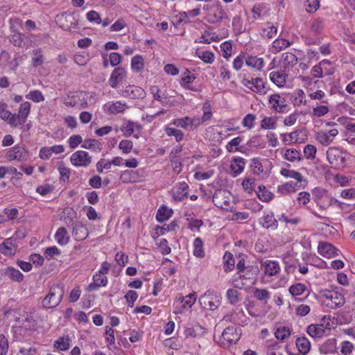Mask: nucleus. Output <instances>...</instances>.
<instances>
[{"mask_svg":"<svg viewBox=\"0 0 355 355\" xmlns=\"http://www.w3.org/2000/svg\"><path fill=\"white\" fill-rule=\"evenodd\" d=\"M323 303L326 306L331 309H337L343 306L345 303L344 295L338 291L324 290L320 292Z\"/></svg>","mask_w":355,"mask_h":355,"instance_id":"f257e3e1","label":"nucleus"},{"mask_svg":"<svg viewBox=\"0 0 355 355\" xmlns=\"http://www.w3.org/2000/svg\"><path fill=\"white\" fill-rule=\"evenodd\" d=\"M64 293L62 286L56 285L51 287L48 295L42 300V306L46 309L56 307L61 302Z\"/></svg>","mask_w":355,"mask_h":355,"instance_id":"f03ea898","label":"nucleus"},{"mask_svg":"<svg viewBox=\"0 0 355 355\" xmlns=\"http://www.w3.org/2000/svg\"><path fill=\"white\" fill-rule=\"evenodd\" d=\"M56 22L65 30H71L78 25V15L75 12L66 11L56 16Z\"/></svg>","mask_w":355,"mask_h":355,"instance_id":"7ed1b4c3","label":"nucleus"},{"mask_svg":"<svg viewBox=\"0 0 355 355\" xmlns=\"http://www.w3.org/2000/svg\"><path fill=\"white\" fill-rule=\"evenodd\" d=\"M231 193L225 189H218L215 191L212 201L217 207L227 210L231 207Z\"/></svg>","mask_w":355,"mask_h":355,"instance_id":"20e7f679","label":"nucleus"},{"mask_svg":"<svg viewBox=\"0 0 355 355\" xmlns=\"http://www.w3.org/2000/svg\"><path fill=\"white\" fill-rule=\"evenodd\" d=\"M199 303L204 309L214 311L220 304V296L208 291L199 297Z\"/></svg>","mask_w":355,"mask_h":355,"instance_id":"39448f33","label":"nucleus"},{"mask_svg":"<svg viewBox=\"0 0 355 355\" xmlns=\"http://www.w3.org/2000/svg\"><path fill=\"white\" fill-rule=\"evenodd\" d=\"M327 157L329 163L336 168L345 166V157L344 153L338 148H329L327 151Z\"/></svg>","mask_w":355,"mask_h":355,"instance_id":"423d86ee","label":"nucleus"},{"mask_svg":"<svg viewBox=\"0 0 355 355\" xmlns=\"http://www.w3.org/2000/svg\"><path fill=\"white\" fill-rule=\"evenodd\" d=\"M70 160L76 166L87 167L92 163V157L86 151L78 150L71 155Z\"/></svg>","mask_w":355,"mask_h":355,"instance_id":"0eeeda50","label":"nucleus"},{"mask_svg":"<svg viewBox=\"0 0 355 355\" xmlns=\"http://www.w3.org/2000/svg\"><path fill=\"white\" fill-rule=\"evenodd\" d=\"M269 104L271 105V109L279 113L286 112L288 105L285 98L279 94H274L269 96Z\"/></svg>","mask_w":355,"mask_h":355,"instance_id":"6e6552de","label":"nucleus"},{"mask_svg":"<svg viewBox=\"0 0 355 355\" xmlns=\"http://www.w3.org/2000/svg\"><path fill=\"white\" fill-rule=\"evenodd\" d=\"M121 94L125 98H144L146 92L141 87L135 85H128L124 89L121 90Z\"/></svg>","mask_w":355,"mask_h":355,"instance_id":"1a4fd4ad","label":"nucleus"},{"mask_svg":"<svg viewBox=\"0 0 355 355\" xmlns=\"http://www.w3.org/2000/svg\"><path fill=\"white\" fill-rule=\"evenodd\" d=\"M338 131L336 129H331L329 131H321L315 135V139L323 146L329 145L337 136Z\"/></svg>","mask_w":355,"mask_h":355,"instance_id":"9d476101","label":"nucleus"},{"mask_svg":"<svg viewBox=\"0 0 355 355\" xmlns=\"http://www.w3.org/2000/svg\"><path fill=\"white\" fill-rule=\"evenodd\" d=\"M126 76V71L122 67L115 68L108 80L109 85L112 88H116L118 84L121 83Z\"/></svg>","mask_w":355,"mask_h":355,"instance_id":"9b49d317","label":"nucleus"},{"mask_svg":"<svg viewBox=\"0 0 355 355\" xmlns=\"http://www.w3.org/2000/svg\"><path fill=\"white\" fill-rule=\"evenodd\" d=\"M222 338L230 345L235 344L240 338V333L233 326L225 328L222 334Z\"/></svg>","mask_w":355,"mask_h":355,"instance_id":"f8f14e48","label":"nucleus"},{"mask_svg":"<svg viewBox=\"0 0 355 355\" xmlns=\"http://www.w3.org/2000/svg\"><path fill=\"white\" fill-rule=\"evenodd\" d=\"M318 252L323 257H331L338 256L339 250L329 243L320 242L318 245Z\"/></svg>","mask_w":355,"mask_h":355,"instance_id":"ddd939ff","label":"nucleus"},{"mask_svg":"<svg viewBox=\"0 0 355 355\" xmlns=\"http://www.w3.org/2000/svg\"><path fill=\"white\" fill-rule=\"evenodd\" d=\"M6 158L10 161L25 160L26 159V150L22 146H15L7 153Z\"/></svg>","mask_w":355,"mask_h":355,"instance_id":"4468645a","label":"nucleus"},{"mask_svg":"<svg viewBox=\"0 0 355 355\" xmlns=\"http://www.w3.org/2000/svg\"><path fill=\"white\" fill-rule=\"evenodd\" d=\"M88 235V230L82 223H76L72 227V236L76 241H83L85 239Z\"/></svg>","mask_w":355,"mask_h":355,"instance_id":"2eb2a0df","label":"nucleus"},{"mask_svg":"<svg viewBox=\"0 0 355 355\" xmlns=\"http://www.w3.org/2000/svg\"><path fill=\"white\" fill-rule=\"evenodd\" d=\"M259 273V268L257 265L248 266L242 272L243 275L247 278L246 280H248L251 285L255 283Z\"/></svg>","mask_w":355,"mask_h":355,"instance_id":"dca6fc26","label":"nucleus"},{"mask_svg":"<svg viewBox=\"0 0 355 355\" xmlns=\"http://www.w3.org/2000/svg\"><path fill=\"white\" fill-rule=\"evenodd\" d=\"M61 218H63V220L68 227L71 225L73 227L76 223H78L77 214L71 207H67L64 209Z\"/></svg>","mask_w":355,"mask_h":355,"instance_id":"f3484780","label":"nucleus"},{"mask_svg":"<svg viewBox=\"0 0 355 355\" xmlns=\"http://www.w3.org/2000/svg\"><path fill=\"white\" fill-rule=\"evenodd\" d=\"M107 283V279L104 275L96 273L93 276V283L87 286V291H96L100 286H105Z\"/></svg>","mask_w":355,"mask_h":355,"instance_id":"a211bd4d","label":"nucleus"},{"mask_svg":"<svg viewBox=\"0 0 355 355\" xmlns=\"http://www.w3.org/2000/svg\"><path fill=\"white\" fill-rule=\"evenodd\" d=\"M142 129L140 124L137 122L128 121L121 127V130L125 137L130 136L135 131L139 132Z\"/></svg>","mask_w":355,"mask_h":355,"instance_id":"6ab92c4d","label":"nucleus"},{"mask_svg":"<svg viewBox=\"0 0 355 355\" xmlns=\"http://www.w3.org/2000/svg\"><path fill=\"white\" fill-rule=\"evenodd\" d=\"M189 186L185 182H180L177 189L173 191V198L178 201H182L184 198L187 197V190Z\"/></svg>","mask_w":355,"mask_h":355,"instance_id":"aec40b11","label":"nucleus"},{"mask_svg":"<svg viewBox=\"0 0 355 355\" xmlns=\"http://www.w3.org/2000/svg\"><path fill=\"white\" fill-rule=\"evenodd\" d=\"M296 347L302 355L306 354L311 349V343L306 337H300L295 341Z\"/></svg>","mask_w":355,"mask_h":355,"instance_id":"412c9836","label":"nucleus"},{"mask_svg":"<svg viewBox=\"0 0 355 355\" xmlns=\"http://www.w3.org/2000/svg\"><path fill=\"white\" fill-rule=\"evenodd\" d=\"M0 250L6 256L14 254L15 253L14 240L12 238L6 239L3 243L0 245Z\"/></svg>","mask_w":355,"mask_h":355,"instance_id":"4be33fe9","label":"nucleus"},{"mask_svg":"<svg viewBox=\"0 0 355 355\" xmlns=\"http://www.w3.org/2000/svg\"><path fill=\"white\" fill-rule=\"evenodd\" d=\"M262 220V226L266 229H271L272 230H275L278 227L277 220L274 217L272 213H271L270 214L265 215L263 217Z\"/></svg>","mask_w":355,"mask_h":355,"instance_id":"5701e85b","label":"nucleus"},{"mask_svg":"<svg viewBox=\"0 0 355 355\" xmlns=\"http://www.w3.org/2000/svg\"><path fill=\"white\" fill-rule=\"evenodd\" d=\"M250 90L259 94H265L266 91L263 79L261 78H252Z\"/></svg>","mask_w":355,"mask_h":355,"instance_id":"b1692460","label":"nucleus"},{"mask_svg":"<svg viewBox=\"0 0 355 355\" xmlns=\"http://www.w3.org/2000/svg\"><path fill=\"white\" fill-rule=\"evenodd\" d=\"M265 268V273L272 276L276 275L279 270V263L275 261H266L262 263Z\"/></svg>","mask_w":355,"mask_h":355,"instance_id":"393cba45","label":"nucleus"},{"mask_svg":"<svg viewBox=\"0 0 355 355\" xmlns=\"http://www.w3.org/2000/svg\"><path fill=\"white\" fill-rule=\"evenodd\" d=\"M306 331L311 337L320 338L324 334L325 329L322 325H318V324H312L307 327Z\"/></svg>","mask_w":355,"mask_h":355,"instance_id":"a878e982","label":"nucleus"},{"mask_svg":"<svg viewBox=\"0 0 355 355\" xmlns=\"http://www.w3.org/2000/svg\"><path fill=\"white\" fill-rule=\"evenodd\" d=\"M297 182H289L277 187V192L281 195H287L296 191Z\"/></svg>","mask_w":355,"mask_h":355,"instance_id":"bb28decb","label":"nucleus"},{"mask_svg":"<svg viewBox=\"0 0 355 355\" xmlns=\"http://www.w3.org/2000/svg\"><path fill=\"white\" fill-rule=\"evenodd\" d=\"M245 159L241 157H236L233 159V163L231 164V169L234 173V175L241 173L245 168Z\"/></svg>","mask_w":355,"mask_h":355,"instance_id":"cd10ccee","label":"nucleus"},{"mask_svg":"<svg viewBox=\"0 0 355 355\" xmlns=\"http://www.w3.org/2000/svg\"><path fill=\"white\" fill-rule=\"evenodd\" d=\"M245 64L250 67L260 70L263 66V58L257 56H248L245 60Z\"/></svg>","mask_w":355,"mask_h":355,"instance_id":"c85d7f7f","label":"nucleus"},{"mask_svg":"<svg viewBox=\"0 0 355 355\" xmlns=\"http://www.w3.org/2000/svg\"><path fill=\"white\" fill-rule=\"evenodd\" d=\"M246 279L247 278L243 274L239 273L238 277L233 279L234 286L239 289H246L252 286L251 284Z\"/></svg>","mask_w":355,"mask_h":355,"instance_id":"c756f323","label":"nucleus"},{"mask_svg":"<svg viewBox=\"0 0 355 355\" xmlns=\"http://www.w3.org/2000/svg\"><path fill=\"white\" fill-rule=\"evenodd\" d=\"M270 80L278 87H282L286 83V76L279 71H272L270 73Z\"/></svg>","mask_w":355,"mask_h":355,"instance_id":"7c9ffc66","label":"nucleus"},{"mask_svg":"<svg viewBox=\"0 0 355 355\" xmlns=\"http://www.w3.org/2000/svg\"><path fill=\"white\" fill-rule=\"evenodd\" d=\"M173 214L171 209H168L166 206L160 207L156 214V219L159 222H164L168 219Z\"/></svg>","mask_w":355,"mask_h":355,"instance_id":"2f4dec72","label":"nucleus"},{"mask_svg":"<svg viewBox=\"0 0 355 355\" xmlns=\"http://www.w3.org/2000/svg\"><path fill=\"white\" fill-rule=\"evenodd\" d=\"M5 275L8 276L11 279L17 282H21L24 279L22 273L19 270L15 269L13 267H8L5 270Z\"/></svg>","mask_w":355,"mask_h":355,"instance_id":"473e14b6","label":"nucleus"},{"mask_svg":"<svg viewBox=\"0 0 355 355\" xmlns=\"http://www.w3.org/2000/svg\"><path fill=\"white\" fill-rule=\"evenodd\" d=\"M55 238L60 245H66L69 242L67 229L63 227H60L55 233Z\"/></svg>","mask_w":355,"mask_h":355,"instance_id":"72a5a7b5","label":"nucleus"},{"mask_svg":"<svg viewBox=\"0 0 355 355\" xmlns=\"http://www.w3.org/2000/svg\"><path fill=\"white\" fill-rule=\"evenodd\" d=\"M53 346L60 351L67 350L70 347V339L68 336L60 337L54 342Z\"/></svg>","mask_w":355,"mask_h":355,"instance_id":"f704fd0d","label":"nucleus"},{"mask_svg":"<svg viewBox=\"0 0 355 355\" xmlns=\"http://www.w3.org/2000/svg\"><path fill=\"white\" fill-rule=\"evenodd\" d=\"M81 146L87 149H94L95 151H101L102 149L101 143L95 139H85Z\"/></svg>","mask_w":355,"mask_h":355,"instance_id":"c9c22d12","label":"nucleus"},{"mask_svg":"<svg viewBox=\"0 0 355 355\" xmlns=\"http://www.w3.org/2000/svg\"><path fill=\"white\" fill-rule=\"evenodd\" d=\"M193 247V255L198 258H203L205 257L203 242L200 237H197L194 239Z\"/></svg>","mask_w":355,"mask_h":355,"instance_id":"e433bc0d","label":"nucleus"},{"mask_svg":"<svg viewBox=\"0 0 355 355\" xmlns=\"http://www.w3.org/2000/svg\"><path fill=\"white\" fill-rule=\"evenodd\" d=\"M257 197L263 202H269L272 200L273 194L268 191L263 185L259 186L256 191Z\"/></svg>","mask_w":355,"mask_h":355,"instance_id":"4c0bfd02","label":"nucleus"},{"mask_svg":"<svg viewBox=\"0 0 355 355\" xmlns=\"http://www.w3.org/2000/svg\"><path fill=\"white\" fill-rule=\"evenodd\" d=\"M253 295L255 298L263 302L264 304L267 303L270 297V293L268 290L258 288H254Z\"/></svg>","mask_w":355,"mask_h":355,"instance_id":"58836bf2","label":"nucleus"},{"mask_svg":"<svg viewBox=\"0 0 355 355\" xmlns=\"http://www.w3.org/2000/svg\"><path fill=\"white\" fill-rule=\"evenodd\" d=\"M291 334V329L285 326H280L275 331V338L282 341L285 340Z\"/></svg>","mask_w":355,"mask_h":355,"instance_id":"ea45409f","label":"nucleus"},{"mask_svg":"<svg viewBox=\"0 0 355 355\" xmlns=\"http://www.w3.org/2000/svg\"><path fill=\"white\" fill-rule=\"evenodd\" d=\"M280 174L286 178H291L297 181V182H302L303 180V177L297 171L293 170H289L287 168H282L280 171Z\"/></svg>","mask_w":355,"mask_h":355,"instance_id":"a19ab883","label":"nucleus"},{"mask_svg":"<svg viewBox=\"0 0 355 355\" xmlns=\"http://www.w3.org/2000/svg\"><path fill=\"white\" fill-rule=\"evenodd\" d=\"M196 53L200 60L207 64H211L215 60L214 53L210 51H205L202 52L196 51Z\"/></svg>","mask_w":355,"mask_h":355,"instance_id":"79ce46f5","label":"nucleus"},{"mask_svg":"<svg viewBox=\"0 0 355 355\" xmlns=\"http://www.w3.org/2000/svg\"><path fill=\"white\" fill-rule=\"evenodd\" d=\"M241 141H242V139L240 137H237L232 139L226 145L227 150L230 153H234V152H237V151L243 153L241 148L239 147Z\"/></svg>","mask_w":355,"mask_h":355,"instance_id":"37998d69","label":"nucleus"},{"mask_svg":"<svg viewBox=\"0 0 355 355\" xmlns=\"http://www.w3.org/2000/svg\"><path fill=\"white\" fill-rule=\"evenodd\" d=\"M291 45L288 40L284 38L276 39L272 42V49L275 52H279Z\"/></svg>","mask_w":355,"mask_h":355,"instance_id":"c03bdc74","label":"nucleus"},{"mask_svg":"<svg viewBox=\"0 0 355 355\" xmlns=\"http://www.w3.org/2000/svg\"><path fill=\"white\" fill-rule=\"evenodd\" d=\"M4 316L10 321H15L18 324H21L19 311L17 309H9L4 312Z\"/></svg>","mask_w":355,"mask_h":355,"instance_id":"a18cd8bd","label":"nucleus"},{"mask_svg":"<svg viewBox=\"0 0 355 355\" xmlns=\"http://www.w3.org/2000/svg\"><path fill=\"white\" fill-rule=\"evenodd\" d=\"M30 110V103L26 101L20 105L18 116L21 119V122H26V119L29 114Z\"/></svg>","mask_w":355,"mask_h":355,"instance_id":"49530a36","label":"nucleus"},{"mask_svg":"<svg viewBox=\"0 0 355 355\" xmlns=\"http://www.w3.org/2000/svg\"><path fill=\"white\" fill-rule=\"evenodd\" d=\"M227 18V15L226 11L222 8H218L216 12L212 16V19L209 20V22L211 24H218Z\"/></svg>","mask_w":355,"mask_h":355,"instance_id":"de8ad7c7","label":"nucleus"},{"mask_svg":"<svg viewBox=\"0 0 355 355\" xmlns=\"http://www.w3.org/2000/svg\"><path fill=\"white\" fill-rule=\"evenodd\" d=\"M284 64L288 67H293L297 63V58L293 53L287 52L282 55Z\"/></svg>","mask_w":355,"mask_h":355,"instance_id":"09e8293b","label":"nucleus"},{"mask_svg":"<svg viewBox=\"0 0 355 355\" xmlns=\"http://www.w3.org/2000/svg\"><path fill=\"white\" fill-rule=\"evenodd\" d=\"M277 121L274 117H264L261 121V128L263 129H272L276 128Z\"/></svg>","mask_w":355,"mask_h":355,"instance_id":"8fccbe9b","label":"nucleus"},{"mask_svg":"<svg viewBox=\"0 0 355 355\" xmlns=\"http://www.w3.org/2000/svg\"><path fill=\"white\" fill-rule=\"evenodd\" d=\"M277 33V28L271 22H267L266 27L263 29L262 35L268 38L274 37Z\"/></svg>","mask_w":355,"mask_h":355,"instance_id":"3c124183","label":"nucleus"},{"mask_svg":"<svg viewBox=\"0 0 355 355\" xmlns=\"http://www.w3.org/2000/svg\"><path fill=\"white\" fill-rule=\"evenodd\" d=\"M223 259L225 260V271L229 272L232 270L235 264V260L233 257V254L229 252H226L224 254Z\"/></svg>","mask_w":355,"mask_h":355,"instance_id":"603ef678","label":"nucleus"},{"mask_svg":"<svg viewBox=\"0 0 355 355\" xmlns=\"http://www.w3.org/2000/svg\"><path fill=\"white\" fill-rule=\"evenodd\" d=\"M300 152L296 149H287L284 154V158L290 162L301 159Z\"/></svg>","mask_w":355,"mask_h":355,"instance_id":"864d4df0","label":"nucleus"},{"mask_svg":"<svg viewBox=\"0 0 355 355\" xmlns=\"http://www.w3.org/2000/svg\"><path fill=\"white\" fill-rule=\"evenodd\" d=\"M293 103L295 106H300L302 104H306V100L303 90L297 89L295 92Z\"/></svg>","mask_w":355,"mask_h":355,"instance_id":"5fc2aeb1","label":"nucleus"},{"mask_svg":"<svg viewBox=\"0 0 355 355\" xmlns=\"http://www.w3.org/2000/svg\"><path fill=\"white\" fill-rule=\"evenodd\" d=\"M131 67L136 72L140 71L144 67V60L141 56L136 55L132 58Z\"/></svg>","mask_w":355,"mask_h":355,"instance_id":"6e6d98bb","label":"nucleus"},{"mask_svg":"<svg viewBox=\"0 0 355 355\" xmlns=\"http://www.w3.org/2000/svg\"><path fill=\"white\" fill-rule=\"evenodd\" d=\"M306 290V286L305 284L298 283L292 285L289 288L290 293L293 296L300 295Z\"/></svg>","mask_w":355,"mask_h":355,"instance_id":"4d7b16f0","label":"nucleus"},{"mask_svg":"<svg viewBox=\"0 0 355 355\" xmlns=\"http://www.w3.org/2000/svg\"><path fill=\"white\" fill-rule=\"evenodd\" d=\"M180 302L182 303L183 308H191L196 300V294L190 293L186 297H182L180 298Z\"/></svg>","mask_w":355,"mask_h":355,"instance_id":"13d9d810","label":"nucleus"},{"mask_svg":"<svg viewBox=\"0 0 355 355\" xmlns=\"http://www.w3.org/2000/svg\"><path fill=\"white\" fill-rule=\"evenodd\" d=\"M173 123L176 127L187 128L189 125L193 124V121L191 118L186 116L184 118L175 119Z\"/></svg>","mask_w":355,"mask_h":355,"instance_id":"bf43d9fd","label":"nucleus"},{"mask_svg":"<svg viewBox=\"0 0 355 355\" xmlns=\"http://www.w3.org/2000/svg\"><path fill=\"white\" fill-rule=\"evenodd\" d=\"M165 131L168 136L175 137L177 141H180L183 139L184 133L180 130L174 128L167 127Z\"/></svg>","mask_w":355,"mask_h":355,"instance_id":"052dcab7","label":"nucleus"},{"mask_svg":"<svg viewBox=\"0 0 355 355\" xmlns=\"http://www.w3.org/2000/svg\"><path fill=\"white\" fill-rule=\"evenodd\" d=\"M354 349V345L349 341H343L340 344V352L343 355H349Z\"/></svg>","mask_w":355,"mask_h":355,"instance_id":"680f3d73","label":"nucleus"},{"mask_svg":"<svg viewBox=\"0 0 355 355\" xmlns=\"http://www.w3.org/2000/svg\"><path fill=\"white\" fill-rule=\"evenodd\" d=\"M119 148L123 153L128 154L132 150L133 143L130 140L124 139L120 141Z\"/></svg>","mask_w":355,"mask_h":355,"instance_id":"e2e57ef3","label":"nucleus"},{"mask_svg":"<svg viewBox=\"0 0 355 355\" xmlns=\"http://www.w3.org/2000/svg\"><path fill=\"white\" fill-rule=\"evenodd\" d=\"M239 293L235 289L230 288L227 291V297L231 304H236L239 301Z\"/></svg>","mask_w":355,"mask_h":355,"instance_id":"0e129e2a","label":"nucleus"},{"mask_svg":"<svg viewBox=\"0 0 355 355\" xmlns=\"http://www.w3.org/2000/svg\"><path fill=\"white\" fill-rule=\"evenodd\" d=\"M35 56L32 58V65L34 67H37L44 63L43 55L41 53V49L34 51Z\"/></svg>","mask_w":355,"mask_h":355,"instance_id":"69168bd1","label":"nucleus"},{"mask_svg":"<svg viewBox=\"0 0 355 355\" xmlns=\"http://www.w3.org/2000/svg\"><path fill=\"white\" fill-rule=\"evenodd\" d=\"M125 107L126 106L125 104H122L121 103L117 101L112 103L109 107L108 110L112 114L121 113L124 112Z\"/></svg>","mask_w":355,"mask_h":355,"instance_id":"338daca9","label":"nucleus"},{"mask_svg":"<svg viewBox=\"0 0 355 355\" xmlns=\"http://www.w3.org/2000/svg\"><path fill=\"white\" fill-rule=\"evenodd\" d=\"M26 98L31 99L33 101L39 103L44 100V96L39 90L31 91L28 95Z\"/></svg>","mask_w":355,"mask_h":355,"instance_id":"774afa93","label":"nucleus"}]
</instances>
